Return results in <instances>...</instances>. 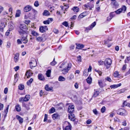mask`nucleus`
<instances>
[{
  "label": "nucleus",
  "instance_id": "nucleus-1",
  "mask_svg": "<svg viewBox=\"0 0 130 130\" xmlns=\"http://www.w3.org/2000/svg\"><path fill=\"white\" fill-rule=\"evenodd\" d=\"M104 63L106 68L108 69L110 67V65L112 63V61L111 59L109 58L106 59L104 62Z\"/></svg>",
  "mask_w": 130,
  "mask_h": 130
},
{
  "label": "nucleus",
  "instance_id": "nucleus-2",
  "mask_svg": "<svg viewBox=\"0 0 130 130\" xmlns=\"http://www.w3.org/2000/svg\"><path fill=\"white\" fill-rule=\"evenodd\" d=\"M117 114L123 116H125L127 115V112L124 109L120 108L117 111Z\"/></svg>",
  "mask_w": 130,
  "mask_h": 130
},
{
  "label": "nucleus",
  "instance_id": "nucleus-3",
  "mask_svg": "<svg viewBox=\"0 0 130 130\" xmlns=\"http://www.w3.org/2000/svg\"><path fill=\"white\" fill-rule=\"evenodd\" d=\"M72 66V64L71 63H68L66 69V67L64 68L63 70H61L62 72V73L63 74H65L68 72V71L70 70Z\"/></svg>",
  "mask_w": 130,
  "mask_h": 130
},
{
  "label": "nucleus",
  "instance_id": "nucleus-4",
  "mask_svg": "<svg viewBox=\"0 0 130 130\" xmlns=\"http://www.w3.org/2000/svg\"><path fill=\"white\" fill-rule=\"evenodd\" d=\"M21 40L24 43H26L28 42V40L27 38V35L26 34L21 36Z\"/></svg>",
  "mask_w": 130,
  "mask_h": 130
},
{
  "label": "nucleus",
  "instance_id": "nucleus-5",
  "mask_svg": "<svg viewBox=\"0 0 130 130\" xmlns=\"http://www.w3.org/2000/svg\"><path fill=\"white\" fill-rule=\"evenodd\" d=\"M48 28L46 26H41L39 28V30L40 32L42 33L45 32L46 30H47Z\"/></svg>",
  "mask_w": 130,
  "mask_h": 130
},
{
  "label": "nucleus",
  "instance_id": "nucleus-6",
  "mask_svg": "<svg viewBox=\"0 0 130 130\" xmlns=\"http://www.w3.org/2000/svg\"><path fill=\"white\" fill-rule=\"evenodd\" d=\"M32 8L29 5H27L24 7L23 8V11L25 12H28L31 10Z\"/></svg>",
  "mask_w": 130,
  "mask_h": 130
},
{
  "label": "nucleus",
  "instance_id": "nucleus-7",
  "mask_svg": "<svg viewBox=\"0 0 130 130\" xmlns=\"http://www.w3.org/2000/svg\"><path fill=\"white\" fill-rule=\"evenodd\" d=\"M68 117L71 121H74L75 120V115L72 112L70 113V114L69 115Z\"/></svg>",
  "mask_w": 130,
  "mask_h": 130
},
{
  "label": "nucleus",
  "instance_id": "nucleus-8",
  "mask_svg": "<svg viewBox=\"0 0 130 130\" xmlns=\"http://www.w3.org/2000/svg\"><path fill=\"white\" fill-rule=\"evenodd\" d=\"M29 63L31 69L33 67H35L36 66L37 63L35 59L34 61L29 62Z\"/></svg>",
  "mask_w": 130,
  "mask_h": 130
},
{
  "label": "nucleus",
  "instance_id": "nucleus-9",
  "mask_svg": "<svg viewBox=\"0 0 130 130\" xmlns=\"http://www.w3.org/2000/svg\"><path fill=\"white\" fill-rule=\"evenodd\" d=\"M74 110V106L71 105L69 106L68 108V111L70 113H72Z\"/></svg>",
  "mask_w": 130,
  "mask_h": 130
},
{
  "label": "nucleus",
  "instance_id": "nucleus-10",
  "mask_svg": "<svg viewBox=\"0 0 130 130\" xmlns=\"http://www.w3.org/2000/svg\"><path fill=\"white\" fill-rule=\"evenodd\" d=\"M36 40L37 41L40 42H43L45 40V39L41 37H36Z\"/></svg>",
  "mask_w": 130,
  "mask_h": 130
},
{
  "label": "nucleus",
  "instance_id": "nucleus-11",
  "mask_svg": "<svg viewBox=\"0 0 130 130\" xmlns=\"http://www.w3.org/2000/svg\"><path fill=\"white\" fill-rule=\"evenodd\" d=\"M17 119L19 121V123L21 124L23 122V118L17 115L16 116Z\"/></svg>",
  "mask_w": 130,
  "mask_h": 130
},
{
  "label": "nucleus",
  "instance_id": "nucleus-12",
  "mask_svg": "<svg viewBox=\"0 0 130 130\" xmlns=\"http://www.w3.org/2000/svg\"><path fill=\"white\" fill-rule=\"evenodd\" d=\"M53 88L52 87H49L48 85H46L45 87V89L47 91H53Z\"/></svg>",
  "mask_w": 130,
  "mask_h": 130
},
{
  "label": "nucleus",
  "instance_id": "nucleus-13",
  "mask_svg": "<svg viewBox=\"0 0 130 130\" xmlns=\"http://www.w3.org/2000/svg\"><path fill=\"white\" fill-rule=\"evenodd\" d=\"M52 118L55 120L59 118V116L57 113H54L52 115Z\"/></svg>",
  "mask_w": 130,
  "mask_h": 130
},
{
  "label": "nucleus",
  "instance_id": "nucleus-14",
  "mask_svg": "<svg viewBox=\"0 0 130 130\" xmlns=\"http://www.w3.org/2000/svg\"><path fill=\"white\" fill-rule=\"evenodd\" d=\"M121 85V83H119V84H117V85H111L110 86V87L111 88H118L119 87H120Z\"/></svg>",
  "mask_w": 130,
  "mask_h": 130
},
{
  "label": "nucleus",
  "instance_id": "nucleus-15",
  "mask_svg": "<svg viewBox=\"0 0 130 130\" xmlns=\"http://www.w3.org/2000/svg\"><path fill=\"white\" fill-rule=\"evenodd\" d=\"M19 53H17L15 55L14 58V60L15 62H17L19 58Z\"/></svg>",
  "mask_w": 130,
  "mask_h": 130
},
{
  "label": "nucleus",
  "instance_id": "nucleus-16",
  "mask_svg": "<svg viewBox=\"0 0 130 130\" xmlns=\"http://www.w3.org/2000/svg\"><path fill=\"white\" fill-rule=\"evenodd\" d=\"M76 49H79L83 48L84 47V45L82 44L76 43Z\"/></svg>",
  "mask_w": 130,
  "mask_h": 130
},
{
  "label": "nucleus",
  "instance_id": "nucleus-17",
  "mask_svg": "<svg viewBox=\"0 0 130 130\" xmlns=\"http://www.w3.org/2000/svg\"><path fill=\"white\" fill-rule=\"evenodd\" d=\"M21 14V11L20 10H17L16 11V12L15 13V17H19L20 16V15Z\"/></svg>",
  "mask_w": 130,
  "mask_h": 130
},
{
  "label": "nucleus",
  "instance_id": "nucleus-18",
  "mask_svg": "<svg viewBox=\"0 0 130 130\" xmlns=\"http://www.w3.org/2000/svg\"><path fill=\"white\" fill-rule=\"evenodd\" d=\"M26 28V26L24 24H21L20 27L19 29L25 31Z\"/></svg>",
  "mask_w": 130,
  "mask_h": 130
},
{
  "label": "nucleus",
  "instance_id": "nucleus-19",
  "mask_svg": "<svg viewBox=\"0 0 130 130\" xmlns=\"http://www.w3.org/2000/svg\"><path fill=\"white\" fill-rule=\"evenodd\" d=\"M31 33L33 36H36V37L39 36V34L34 30L32 31Z\"/></svg>",
  "mask_w": 130,
  "mask_h": 130
},
{
  "label": "nucleus",
  "instance_id": "nucleus-20",
  "mask_svg": "<svg viewBox=\"0 0 130 130\" xmlns=\"http://www.w3.org/2000/svg\"><path fill=\"white\" fill-rule=\"evenodd\" d=\"M30 96L29 95H26L24 98V101L27 102L30 99Z\"/></svg>",
  "mask_w": 130,
  "mask_h": 130
},
{
  "label": "nucleus",
  "instance_id": "nucleus-21",
  "mask_svg": "<svg viewBox=\"0 0 130 130\" xmlns=\"http://www.w3.org/2000/svg\"><path fill=\"white\" fill-rule=\"evenodd\" d=\"M50 14V12L47 10H45L43 13V15L44 16H48Z\"/></svg>",
  "mask_w": 130,
  "mask_h": 130
},
{
  "label": "nucleus",
  "instance_id": "nucleus-22",
  "mask_svg": "<svg viewBox=\"0 0 130 130\" xmlns=\"http://www.w3.org/2000/svg\"><path fill=\"white\" fill-rule=\"evenodd\" d=\"M58 80L59 81H64L65 80L66 78L62 76H60L58 78Z\"/></svg>",
  "mask_w": 130,
  "mask_h": 130
},
{
  "label": "nucleus",
  "instance_id": "nucleus-23",
  "mask_svg": "<svg viewBox=\"0 0 130 130\" xmlns=\"http://www.w3.org/2000/svg\"><path fill=\"white\" fill-rule=\"evenodd\" d=\"M38 79L40 80H43L44 78L42 74H39L38 75Z\"/></svg>",
  "mask_w": 130,
  "mask_h": 130
},
{
  "label": "nucleus",
  "instance_id": "nucleus-24",
  "mask_svg": "<svg viewBox=\"0 0 130 130\" xmlns=\"http://www.w3.org/2000/svg\"><path fill=\"white\" fill-rule=\"evenodd\" d=\"M18 31L20 35L21 36L24 35V34H26L25 33V30L19 29L18 30Z\"/></svg>",
  "mask_w": 130,
  "mask_h": 130
},
{
  "label": "nucleus",
  "instance_id": "nucleus-25",
  "mask_svg": "<svg viewBox=\"0 0 130 130\" xmlns=\"http://www.w3.org/2000/svg\"><path fill=\"white\" fill-rule=\"evenodd\" d=\"M92 78L91 77H88L87 79V83L89 84H90L92 83Z\"/></svg>",
  "mask_w": 130,
  "mask_h": 130
},
{
  "label": "nucleus",
  "instance_id": "nucleus-26",
  "mask_svg": "<svg viewBox=\"0 0 130 130\" xmlns=\"http://www.w3.org/2000/svg\"><path fill=\"white\" fill-rule=\"evenodd\" d=\"M69 123V125L67 126L65 128L64 130H71V126L70 124Z\"/></svg>",
  "mask_w": 130,
  "mask_h": 130
},
{
  "label": "nucleus",
  "instance_id": "nucleus-27",
  "mask_svg": "<svg viewBox=\"0 0 130 130\" xmlns=\"http://www.w3.org/2000/svg\"><path fill=\"white\" fill-rule=\"evenodd\" d=\"M15 108L16 110L18 112H19L21 110L19 104H18L15 106Z\"/></svg>",
  "mask_w": 130,
  "mask_h": 130
},
{
  "label": "nucleus",
  "instance_id": "nucleus-28",
  "mask_svg": "<svg viewBox=\"0 0 130 130\" xmlns=\"http://www.w3.org/2000/svg\"><path fill=\"white\" fill-rule=\"evenodd\" d=\"M114 12H111L110 14V16L109 17H107V21H110L111 19L113 17V16H112V15L114 13Z\"/></svg>",
  "mask_w": 130,
  "mask_h": 130
},
{
  "label": "nucleus",
  "instance_id": "nucleus-29",
  "mask_svg": "<svg viewBox=\"0 0 130 130\" xmlns=\"http://www.w3.org/2000/svg\"><path fill=\"white\" fill-rule=\"evenodd\" d=\"M98 84L101 88L103 87L104 86L101 80H99Z\"/></svg>",
  "mask_w": 130,
  "mask_h": 130
},
{
  "label": "nucleus",
  "instance_id": "nucleus-30",
  "mask_svg": "<svg viewBox=\"0 0 130 130\" xmlns=\"http://www.w3.org/2000/svg\"><path fill=\"white\" fill-rule=\"evenodd\" d=\"M99 93V91H95L94 93L93 97H95L98 95Z\"/></svg>",
  "mask_w": 130,
  "mask_h": 130
},
{
  "label": "nucleus",
  "instance_id": "nucleus-31",
  "mask_svg": "<svg viewBox=\"0 0 130 130\" xmlns=\"http://www.w3.org/2000/svg\"><path fill=\"white\" fill-rule=\"evenodd\" d=\"M124 106H128L130 107V104L128 103H127L126 101H125L123 103V107H124Z\"/></svg>",
  "mask_w": 130,
  "mask_h": 130
},
{
  "label": "nucleus",
  "instance_id": "nucleus-32",
  "mask_svg": "<svg viewBox=\"0 0 130 130\" xmlns=\"http://www.w3.org/2000/svg\"><path fill=\"white\" fill-rule=\"evenodd\" d=\"M51 72V70H48L46 71V75L47 77H50V74Z\"/></svg>",
  "mask_w": 130,
  "mask_h": 130
},
{
  "label": "nucleus",
  "instance_id": "nucleus-33",
  "mask_svg": "<svg viewBox=\"0 0 130 130\" xmlns=\"http://www.w3.org/2000/svg\"><path fill=\"white\" fill-rule=\"evenodd\" d=\"M73 11L76 12H77L79 11V8L77 7H74L73 8Z\"/></svg>",
  "mask_w": 130,
  "mask_h": 130
},
{
  "label": "nucleus",
  "instance_id": "nucleus-34",
  "mask_svg": "<svg viewBox=\"0 0 130 130\" xmlns=\"http://www.w3.org/2000/svg\"><path fill=\"white\" fill-rule=\"evenodd\" d=\"M55 111V109L54 108L52 107L49 110V113H51L54 112Z\"/></svg>",
  "mask_w": 130,
  "mask_h": 130
},
{
  "label": "nucleus",
  "instance_id": "nucleus-35",
  "mask_svg": "<svg viewBox=\"0 0 130 130\" xmlns=\"http://www.w3.org/2000/svg\"><path fill=\"white\" fill-rule=\"evenodd\" d=\"M30 70L29 71H27L26 73V75H28V76H27V78H28L31 75H32L33 74L32 73H31L30 72Z\"/></svg>",
  "mask_w": 130,
  "mask_h": 130
},
{
  "label": "nucleus",
  "instance_id": "nucleus-36",
  "mask_svg": "<svg viewBox=\"0 0 130 130\" xmlns=\"http://www.w3.org/2000/svg\"><path fill=\"white\" fill-rule=\"evenodd\" d=\"M19 89L21 90H23L24 88V86L23 85L20 84L18 86Z\"/></svg>",
  "mask_w": 130,
  "mask_h": 130
},
{
  "label": "nucleus",
  "instance_id": "nucleus-37",
  "mask_svg": "<svg viewBox=\"0 0 130 130\" xmlns=\"http://www.w3.org/2000/svg\"><path fill=\"white\" fill-rule=\"evenodd\" d=\"M33 79L32 78H31L29 80H28L27 83V85H29L30 84L32 83L33 81Z\"/></svg>",
  "mask_w": 130,
  "mask_h": 130
},
{
  "label": "nucleus",
  "instance_id": "nucleus-38",
  "mask_svg": "<svg viewBox=\"0 0 130 130\" xmlns=\"http://www.w3.org/2000/svg\"><path fill=\"white\" fill-rule=\"evenodd\" d=\"M84 13L85 14V13H82L79 15L78 17V20H80L81 18L85 17V15H83Z\"/></svg>",
  "mask_w": 130,
  "mask_h": 130
},
{
  "label": "nucleus",
  "instance_id": "nucleus-39",
  "mask_svg": "<svg viewBox=\"0 0 130 130\" xmlns=\"http://www.w3.org/2000/svg\"><path fill=\"white\" fill-rule=\"evenodd\" d=\"M88 72L86 69L83 72V75L85 76H87L88 75Z\"/></svg>",
  "mask_w": 130,
  "mask_h": 130
},
{
  "label": "nucleus",
  "instance_id": "nucleus-40",
  "mask_svg": "<svg viewBox=\"0 0 130 130\" xmlns=\"http://www.w3.org/2000/svg\"><path fill=\"white\" fill-rule=\"evenodd\" d=\"M9 105H8L7 106V107L6 109V110H5L4 111V113L5 114H7L8 111V110L9 109Z\"/></svg>",
  "mask_w": 130,
  "mask_h": 130
},
{
  "label": "nucleus",
  "instance_id": "nucleus-41",
  "mask_svg": "<svg viewBox=\"0 0 130 130\" xmlns=\"http://www.w3.org/2000/svg\"><path fill=\"white\" fill-rule=\"evenodd\" d=\"M122 11V10L121 9H119L115 11V12L117 14H120Z\"/></svg>",
  "mask_w": 130,
  "mask_h": 130
},
{
  "label": "nucleus",
  "instance_id": "nucleus-42",
  "mask_svg": "<svg viewBox=\"0 0 130 130\" xmlns=\"http://www.w3.org/2000/svg\"><path fill=\"white\" fill-rule=\"evenodd\" d=\"M6 25V24L4 23L1 22L0 24V27L5 28Z\"/></svg>",
  "mask_w": 130,
  "mask_h": 130
},
{
  "label": "nucleus",
  "instance_id": "nucleus-43",
  "mask_svg": "<svg viewBox=\"0 0 130 130\" xmlns=\"http://www.w3.org/2000/svg\"><path fill=\"white\" fill-rule=\"evenodd\" d=\"M118 72L117 71L115 72L113 74V76L115 77H117L119 76Z\"/></svg>",
  "mask_w": 130,
  "mask_h": 130
},
{
  "label": "nucleus",
  "instance_id": "nucleus-44",
  "mask_svg": "<svg viewBox=\"0 0 130 130\" xmlns=\"http://www.w3.org/2000/svg\"><path fill=\"white\" fill-rule=\"evenodd\" d=\"M62 24L66 27L68 26V23L66 21H64L62 23Z\"/></svg>",
  "mask_w": 130,
  "mask_h": 130
},
{
  "label": "nucleus",
  "instance_id": "nucleus-45",
  "mask_svg": "<svg viewBox=\"0 0 130 130\" xmlns=\"http://www.w3.org/2000/svg\"><path fill=\"white\" fill-rule=\"evenodd\" d=\"M56 63V62L55 61V58H54L53 61L51 63V64L52 66H54Z\"/></svg>",
  "mask_w": 130,
  "mask_h": 130
},
{
  "label": "nucleus",
  "instance_id": "nucleus-46",
  "mask_svg": "<svg viewBox=\"0 0 130 130\" xmlns=\"http://www.w3.org/2000/svg\"><path fill=\"white\" fill-rule=\"evenodd\" d=\"M50 23V21L49 20H47L46 21H45L43 22V23L45 24H49Z\"/></svg>",
  "mask_w": 130,
  "mask_h": 130
},
{
  "label": "nucleus",
  "instance_id": "nucleus-47",
  "mask_svg": "<svg viewBox=\"0 0 130 130\" xmlns=\"http://www.w3.org/2000/svg\"><path fill=\"white\" fill-rule=\"evenodd\" d=\"M34 6L36 7H37L39 5V2L38 1H36L34 3Z\"/></svg>",
  "mask_w": 130,
  "mask_h": 130
},
{
  "label": "nucleus",
  "instance_id": "nucleus-48",
  "mask_svg": "<svg viewBox=\"0 0 130 130\" xmlns=\"http://www.w3.org/2000/svg\"><path fill=\"white\" fill-rule=\"evenodd\" d=\"M105 106L103 107L101 109V112L102 113H103L105 112Z\"/></svg>",
  "mask_w": 130,
  "mask_h": 130
},
{
  "label": "nucleus",
  "instance_id": "nucleus-49",
  "mask_svg": "<svg viewBox=\"0 0 130 130\" xmlns=\"http://www.w3.org/2000/svg\"><path fill=\"white\" fill-rule=\"evenodd\" d=\"M93 111L95 115H97L98 113V111L96 109H93Z\"/></svg>",
  "mask_w": 130,
  "mask_h": 130
},
{
  "label": "nucleus",
  "instance_id": "nucleus-50",
  "mask_svg": "<svg viewBox=\"0 0 130 130\" xmlns=\"http://www.w3.org/2000/svg\"><path fill=\"white\" fill-rule=\"evenodd\" d=\"M9 31L11 30L14 28L13 26L11 25H10L9 26Z\"/></svg>",
  "mask_w": 130,
  "mask_h": 130
},
{
  "label": "nucleus",
  "instance_id": "nucleus-51",
  "mask_svg": "<svg viewBox=\"0 0 130 130\" xmlns=\"http://www.w3.org/2000/svg\"><path fill=\"white\" fill-rule=\"evenodd\" d=\"M105 79L106 80H107V81H109V82H111L112 81L110 78L109 77H107L105 78Z\"/></svg>",
  "mask_w": 130,
  "mask_h": 130
},
{
  "label": "nucleus",
  "instance_id": "nucleus-52",
  "mask_svg": "<svg viewBox=\"0 0 130 130\" xmlns=\"http://www.w3.org/2000/svg\"><path fill=\"white\" fill-rule=\"evenodd\" d=\"M121 9H122V11H123L124 12L126 10V7L125 6H123Z\"/></svg>",
  "mask_w": 130,
  "mask_h": 130
},
{
  "label": "nucleus",
  "instance_id": "nucleus-53",
  "mask_svg": "<svg viewBox=\"0 0 130 130\" xmlns=\"http://www.w3.org/2000/svg\"><path fill=\"white\" fill-rule=\"evenodd\" d=\"M130 60V56L127 57L126 59H125V63H127V61H129Z\"/></svg>",
  "mask_w": 130,
  "mask_h": 130
},
{
  "label": "nucleus",
  "instance_id": "nucleus-54",
  "mask_svg": "<svg viewBox=\"0 0 130 130\" xmlns=\"http://www.w3.org/2000/svg\"><path fill=\"white\" fill-rule=\"evenodd\" d=\"M125 91V90L124 89H122L120 90L119 91H118V92L119 93H123Z\"/></svg>",
  "mask_w": 130,
  "mask_h": 130
},
{
  "label": "nucleus",
  "instance_id": "nucleus-55",
  "mask_svg": "<svg viewBox=\"0 0 130 130\" xmlns=\"http://www.w3.org/2000/svg\"><path fill=\"white\" fill-rule=\"evenodd\" d=\"M77 60L79 62L81 61V57L80 56H79L77 57Z\"/></svg>",
  "mask_w": 130,
  "mask_h": 130
},
{
  "label": "nucleus",
  "instance_id": "nucleus-56",
  "mask_svg": "<svg viewBox=\"0 0 130 130\" xmlns=\"http://www.w3.org/2000/svg\"><path fill=\"white\" fill-rule=\"evenodd\" d=\"M65 64V63H62L61 65L59 67L60 68H64L65 67L64 65Z\"/></svg>",
  "mask_w": 130,
  "mask_h": 130
},
{
  "label": "nucleus",
  "instance_id": "nucleus-57",
  "mask_svg": "<svg viewBox=\"0 0 130 130\" xmlns=\"http://www.w3.org/2000/svg\"><path fill=\"white\" fill-rule=\"evenodd\" d=\"M90 6L89 4V3L84 5V7L88 9L89 8V7H90Z\"/></svg>",
  "mask_w": 130,
  "mask_h": 130
},
{
  "label": "nucleus",
  "instance_id": "nucleus-58",
  "mask_svg": "<svg viewBox=\"0 0 130 130\" xmlns=\"http://www.w3.org/2000/svg\"><path fill=\"white\" fill-rule=\"evenodd\" d=\"M4 9V8L1 6H0V14L3 10Z\"/></svg>",
  "mask_w": 130,
  "mask_h": 130
},
{
  "label": "nucleus",
  "instance_id": "nucleus-59",
  "mask_svg": "<svg viewBox=\"0 0 130 130\" xmlns=\"http://www.w3.org/2000/svg\"><path fill=\"white\" fill-rule=\"evenodd\" d=\"M47 115L46 114H45L44 116V122H45L47 120Z\"/></svg>",
  "mask_w": 130,
  "mask_h": 130
},
{
  "label": "nucleus",
  "instance_id": "nucleus-60",
  "mask_svg": "<svg viewBox=\"0 0 130 130\" xmlns=\"http://www.w3.org/2000/svg\"><path fill=\"white\" fill-rule=\"evenodd\" d=\"M96 25V23L95 22H94L92 23L91 25V26L92 28L94 27Z\"/></svg>",
  "mask_w": 130,
  "mask_h": 130
},
{
  "label": "nucleus",
  "instance_id": "nucleus-61",
  "mask_svg": "<svg viewBox=\"0 0 130 130\" xmlns=\"http://www.w3.org/2000/svg\"><path fill=\"white\" fill-rule=\"evenodd\" d=\"M74 77V75H70L69 77L70 80H71L73 79Z\"/></svg>",
  "mask_w": 130,
  "mask_h": 130
},
{
  "label": "nucleus",
  "instance_id": "nucleus-62",
  "mask_svg": "<svg viewBox=\"0 0 130 130\" xmlns=\"http://www.w3.org/2000/svg\"><path fill=\"white\" fill-rule=\"evenodd\" d=\"M24 98L21 97L19 99V101L20 102H22L24 101Z\"/></svg>",
  "mask_w": 130,
  "mask_h": 130
},
{
  "label": "nucleus",
  "instance_id": "nucleus-63",
  "mask_svg": "<svg viewBox=\"0 0 130 130\" xmlns=\"http://www.w3.org/2000/svg\"><path fill=\"white\" fill-rule=\"evenodd\" d=\"M4 107L3 104L0 103V110H3Z\"/></svg>",
  "mask_w": 130,
  "mask_h": 130
},
{
  "label": "nucleus",
  "instance_id": "nucleus-64",
  "mask_svg": "<svg viewBox=\"0 0 130 130\" xmlns=\"http://www.w3.org/2000/svg\"><path fill=\"white\" fill-rule=\"evenodd\" d=\"M76 17L77 16L76 15H74L71 18V19H72V20H74L76 19Z\"/></svg>",
  "mask_w": 130,
  "mask_h": 130
}]
</instances>
